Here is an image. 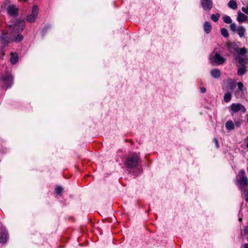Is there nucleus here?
<instances>
[{
	"label": "nucleus",
	"instance_id": "1",
	"mask_svg": "<svg viewBox=\"0 0 248 248\" xmlns=\"http://www.w3.org/2000/svg\"><path fill=\"white\" fill-rule=\"evenodd\" d=\"M8 26L12 31L9 35L5 34L4 36L1 38V42L3 44H8L9 39L13 42H17L21 41L23 38L20 33L25 28V21L13 18L10 20Z\"/></svg>",
	"mask_w": 248,
	"mask_h": 248
},
{
	"label": "nucleus",
	"instance_id": "2",
	"mask_svg": "<svg viewBox=\"0 0 248 248\" xmlns=\"http://www.w3.org/2000/svg\"><path fill=\"white\" fill-rule=\"evenodd\" d=\"M141 163L140 153H132L125 158L124 165L129 170L136 168Z\"/></svg>",
	"mask_w": 248,
	"mask_h": 248
},
{
	"label": "nucleus",
	"instance_id": "3",
	"mask_svg": "<svg viewBox=\"0 0 248 248\" xmlns=\"http://www.w3.org/2000/svg\"><path fill=\"white\" fill-rule=\"evenodd\" d=\"M229 109L232 116H234V113L239 111H241L243 113H245L247 111L245 106L240 103H232L229 107Z\"/></svg>",
	"mask_w": 248,
	"mask_h": 248
},
{
	"label": "nucleus",
	"instance_id": "4",
	"mask_svg": "<svg viewBox=\"0 0 248 248\" xmlns=\"http://www.w3.org/2000/svg\"><path fill=\"white\" fill-rule=\"evenodd\" d=\"M236 185L243 192L245 189H248V178L247 176L240 177L236 181Z\"/></svg>",
	"mask_w": 248,
	"mask_h": 248
},
{
	"label": "nucleus",
	"instance_id": "5",
	"mask_svg": "<svg viewBox=\"0 0 248 248\" xmlns=\"http://www.w3.org/2000/svg\"><path fill=\"white\" fill-rule=\"evenodd\" d=\"M225 59L218 53L211 54L210 56V61L213 64L221 65L225 62Z\"/></svg>",
	"mask_w": 248,
	"mask_h": 248
},
{
	"label": "nucleus",
	"instance_id": "6",
	"mask_svg": "<svg viewBox=\"0 0 248 248\" xmlns=\"http://www.w3.org/2000/svg\"><path fill=\"white\" fill-rule=\"evenodd\" d=\"M0 80L7 86L6 89L10 88L13 84V77L9 73H6L1 76Z\"/></svg>",
	"mask_w": 248,
	"mask_h": 248
},
{
	"label": "nucleus",
	"instance_id": "7",
	"mask_svg": "<svg viewBox=\"0 0 248 248\" xmlns=\"http://www.w3.org/2000/svg\"><path fill=\"white\" fill-rule=\"evenodd\" d=\"M38 14V8L36 5L32 7L31 14L29 15L26 18V21L32 23L33 22L37 16Z\"/></svg>",
	"mask_w": 248,
	"mask_h": 248
},
{
	"label": "nucleus",
	"instance_id": "8",
	"mask_svg": "<svg viewBox=\"0 0 248 248\" xmlns=\"http://www.w3.org/2000/svg\"><path fill=\"white\" fill-rule=\"evenodd\" d=\"M227 50L231 53L235 54L239 48L238 46L234 42H228L226 44Z\"/></svg>",
	"mask_w": 248,
	"mask_h": 248
},
{
	"label": "nucleus",
	"instance_id": "9",
	"mask_svg": "<svg viewBox=\"0 0 248 248\" xmlns=\"http://www.w3.org/2000/svg\"><path fill=\"white\" fill-rule=\"evenodd\" d=\"M7 12L8 15L11 16H17L18 14V9L16 5L12 4L8 6Z\"/></svg>",
	"mask_w": 248,
	"mask_h": 248
},
{
	"label": "nucleus",
	"instance_id": "10",
	"mask_svg": "<svg viewBox=\"0 0 248 248\" xmlns=\"http://www.w3.org/2000/svg\"><path fill=\"white\" fill-rule=\"evenodd\" d=\"M201 4L202 8L207 11H209L213 7L212 0H201Z\"/></svg>",
	"mask_w": 248,
	"mask_h": 248
},
{
	"label": "nucleus",
	"instance_id": "11",
	"mask_svg": "<svg viewBox=\"0 0 248 248\" xmlns=\"http://www.w3.org/2000/svg\"><path fill=\"white\" fill-rule=\"evenodd\" d=\"M9 238L8 232L5 229H1L0 232V243H6Z\"/></svg>",
	"mask_w": 248,
	"mask_h": 248
},
{
	"label": "nucleus",
	"instance_id": "12",
	"mask_svg": "<svg viewBox=\"0 0 248 248\" xmlns=\"http://www.w3.org/2000/svg\"><path fill=\"white\" fill-rule=\"evenodd\" d=\"M237 15V20L239 23H241L248 20V16L241 11H239Z\"/></svg>",
	"mask_w": 248,
	"mask_h": 248
},
{
	"label": "nucleus",
	"instance_id": "13",
	"mask_svg": "<svg viewBox=\"0 0 248 248\" xmlns=\"http://www.w3.org/2000/svg\"><path fill=\"white\" fill-rule=\"evenodd\" d=\"M210 74L211 76L215 78H218L221 76L220 70L217 68L211 70L210 71Z\"/></svg>",
	"mask_w": 248,
	"mask_h": 248
},
{
	"label": "nucleus",
	"instance_id": "14",
	"mask_svg": "<svg viewBox=\"0 0 248 248\" xmlns=\"http://www.w3.org/2000/svg\"><path fill=\"white\" fill-rule=\"evenodd\" d=\"M236 31L240 37L242 38L244 36L246 30L244 26H240L237 28Z\"/></svg>",
	"mask_w": 248,
	"mask_h": 248
},
{
	"label": "nucleus",
	"instance_id": "15",
	"mask_svg": "<svg viewBox=\"0 0 248 248\" xmlns=\"http://www.w3.org/2000/svg\"><path fill=\"white\" fill-rule=\"evenodd\" d=\"M18 55L16 52L11 53L10 62L12 64H16L18 62Z\"/></svg>",
	"mask_w": 248,
	"mask_h": 248
},
{
	"label": "nucleus",
	"instance_id": "16",
	"mask_svg": "<svg viewBox=\"0 0 248 248\" xmlns=\"http://www.w3.org/2000/svg\"><path fill=\"white\" fill-rule=\"evenodd\" d=\"M212 29V26L210 22L206 21L203 25L204 31L206 33L208 34L210 32Z\"/></svg>",
	"mask_w": 248,
	"mask_h": 248
},
{
	"label": "nucleus",
	"instance_id": "17",
	"mask_svg": "<svg viewBox=\"0 0 248 248\" xmlns=\"http://www.w3.org/2000/svg\"><path fill=\"white\" fill-rule=\"evenodd\" d=\"M237 61L241 66H245L248 62L247 59L243 58L242 56H238Z\"/></svg>",
	"mask_w": 248,
	"mask_h": 248
},
{
	"label": "nucleus",
	"instance_id": "18",
	"mask_svg": "<svg viewBox=\"0 0 248 248\" xmlns=\"http://www.w3.org/2000/svg\"><path fill=\"white\" fill-rule=\"evenodd\" d=\"M225 126L227 129L229 130H232L234 128V123L231 120L228 121L226 123Z\"/></svg>",
	"mask_w": 248,
	"mask_h": 248
},
{
	"label": "nucleus",
	"instance_id": "19",
	"mask_svg": "<svg viewBox=\"0 0 248 248\" xmlns=\"http://www.w3.org/2000/svg\"><path fill=\"white\" fill-rule=\"evenodd\" d=\"M248 52L247 48L245 47L242 48H238V51H237V53L238 54V56H243L245 54H246Z\"/></svg>",
	"mask_w": 248,
	"mask_h": 248
},
{
	"label": "nucleus",
	"instance_id": "20",
	"mask_svg": "<svg viewBox=\"0 0 248 248\" xmlns=\"http://www.w3.org/2000/svg\"><path fill=\"white\" fill-rule=\"evenodd\" d=\"M228 6L229 8L234 10L237 8V4L235 0H231L228 3Z\"/></svg>",
	"mask_w": 248,
	"mask_h": 248
},
{
	"label": "nucleus",
	"instance_id": "21",
	"mask_svg": "<svg viewBox=\"0 0 248 248\" xmlns=\"http://www.w3.org/2000/svg\"><path fill=\"white\" fill-rule=\"evenodd\" d=\"M246 72L247 70L245 66H241V67L238 68L237 74L239 76H242L244 75L246 73Z\"/></svg>",
	"mask_w": 248,
	"mask_h": 248
},
{
	"label": "nucleus",
	"instance_id": "22",
	"mask_svg": "<svg viewBox=\"0 0 248 248\" xmlns=\"http://www.w3.org/2000/svg\"><path fill=\"white\" fill-rule=\"evenodd\" d=\"M239 116H240L239 118L238 119H237V120L234 119V125L236 126L237 127H240L242 124V122H243V120H242V115H240Z\"/></svg>",
	"mask_w": 248,
	"mask_h": 248
},
{
	"label": "nucleus",
	"instance_id": "23",
	"mask_svg": "<svg viewBox=\"0 0 248 248\" xmlns=\"http://www.w3.org/2000/svg\"><path fill=\"white\" fill-rule=\"evenodd\" d=\"M231 98H232V94L230 93L227 92L225 93L223 99H224V101L225 102L228 103V102H230Z\"/></svg>",
	"mask_w": 248,
	"mask_h": 248
},
{
	"label": "nucleus",
	"instance_id": "24",
	"mask_svg": "<svg viewBox=\"0 0 248 248\" xmlns=\"http://www.w3.org/2000/svg\"><path fill=\"white\" fill-rule=\"evenodd\" d=\"M223 20L224 22L227 24H231L232 22V20L231 17L226 15L223 17Z\"/></svg>",
	"mask_w": 248,
	"mask_h": 248
},
{
	"label": "nucleus",
	"instance_id": "25",
	"mask_svg": "<svg viewBox=\"0 0 248 248\" xmlns=\"http://www.w3.org/2000/svg\"><path fill=\"white\" fill-rule=\"evenodd\" d=\"M219 17H220V15L219 14H212L211 16V19L215 22H217L218 20Z\"/></svg>",
	"mask_w": 248,
	"mask_h": 248
},
{
	"label": "nucleus",
	"instance_id": "26",
	"mask_svg": "<svg viewBox=\"0 0 248 248\" xmlns=\"http://www.w3.org/2000/svg\"><path fill=\"white\" fill-rule=\"evenodd\" d=\"M221 35L225 37H228L229 36V33L225 28H222L220 30Z\"/></svg>",
	"mask_w": 248,
	"mask_h": 248
},
{
	"label": "nucleus",
	"instance_id": "27",
	"mask_svg": "<svg viewBox=\"0 0 248 248\" xmlns=\"http://www.w3.org/2000/svg\"><path fill=\"white\" fill-rule=\"evenodd\" d=\"M63 190V188L61 186H57L55 189V191L56 194H61Z\"/></svg>",
	"mask_w": 248,
	"mask_h": 248
},
{
	"label": "nucleus",
	"instance_id": "28",
	"mask_svg": "<svg viewBox=\"0 0 248 248\" xmlns=\"http://www.w3.org/2000/svg\"><path fill=\"white\" fill-rule=\"evenodd\" d=\"M231 24L230 26V29L233 32L236 31L237 28H236V25L235 23H231Z\"/></svg>",
	"mask_w": 248,
	"mask_h": 248
},
{
	"label": "nucleus",
	"instance_id": "29",
	"mask_svg": "<svg viewBox=\"0 0 248 248\" xmlns=\"http://www.w3.org/2000/svg\"><path fill=\"white\" fill-rule=\"evenodd\" d=\"M243 194L246 202L248 203V189H245Z\"/></svg>",
	"mask_w": 248,
	"mask_h": 248
},
{
	"label": "nucleus",
	"instance_id": "30",
	"mask_svg": "<svg viewBox=\"0 0 248 248\" xmlns=\"http://www.w3.org/2000/svg\"><path fill=\"white\" fill-rule=\"evenodd\" d=\"M238 175L240 177L247 176L244 170H241L239 172Z\"/></svg>",
	"mask_w": 248,
	"mask_h": 248
},
{
	"label": "nucleus",
	"instance_id": "31",
	"mask_svg": "<svg viewBox=\"0 0 248 248\" xmlns=\"http://www.w3.org/2000/svg\"><path fill=\"white\" fill-rule=\"evenodd\" d=\"M242 11L248 15V5H247L246 7H243L242 8Z\"/></svg>",
	"mask_w": 248,
	"mask_h": 248
},
{
	"label": "nucleus",
	"instance_id": "32",
	"mask_svg": "<svg viewBox=\"0 0 248 248\" xmlns=\"http://www.w3.org/2000/svg\"><path fill=\"white\" fill-rule=\"evenodd\" d=\"M237 85H238V87L239 90H240V91H242L243 89V87H244L243 84L242 82H239L238 83Z\"/></svg>",
	"mask_w": 248,
	"mask_h": 248
},
{
	"label": "nucleus",
	"instance_id": "33",
	"mask_svg": "<svg viewBox=\"0 0 248 248\" xmlns=\"http://www.w3.org/2000/svg\"><path fill=\"white\" fill-rule=\"evenodd\" d=\"M213 142L215 143L216 146L217 148H219V144L218 140L217 138H215L213 139Z\"/></svg>",
	"mask_w": 248,
	"mask_h": 248
},
{
	"label": "nucleus",
	"instance_id": "34",
	"mask_svg": "<svg viewBox=\"0 0 248 248\" xmlns=\"http://www.w3.org/2000/svg\"><path fill=\"white\" fill-rule=\"evenodd\" d=\"M244 233L245 235L248 236V227H245L243 230Z\"/></svg>",
	"mask_w": 248,
	"mask_h": 248
},
{
	"label": "nucleus",
	"instance_id": "35",
	"mask_svg": "<svg viewBox=\"0 0 248 248\" xmlns=\"http://www.w3.org/2000/svg\"><path fill=\"white\" fill-rule=\"evenodd\" d=\"M206 91V89L204 87L201 88V92L202 93H205Z\"/></svg>",
	"mask_w": 248,
	"mask_h": 248
},
{
	"label": "nucleus",
	"instance_id": "36",
	"mask_svg": "<svg viewBox=\"0 0 248 248\" xmlns=\"http://www.w3.org/2000/svg\"><path fill=\"white\" fill-rule=\"evenodd\" d=\"M244 248H248V243L244 245Z\"/></svg>",
	"mask_w": 248,
	"mask_h": 248
},
{
	"label": "nucleus",
	"instance_id": "37",
	"mask_svg": "<svg viewBox=\"0 0 248 248\" xmlns=\"http://www.w3.org/2000/svg\"><path fill=\"white\" fill-rule=\"evenodd\" d=\"M247 122L248 123V114L246 115Z\"/></svg>",
	"mask_w": 248,
	"mask_h": 248
},
{
	"label": "nucleus",
	"instance_id": "38",
	"mask_svg": "<svg viewBox=\"0 0 248 248\" xmlns=\"http://www.w3.org/2000/svg\"><path fill=\"white\" fill-rule=\"evenodd\" d=\"M24 1H27V0H23Z\"/></svg>",
	"mask_w": 248,
	"mask_h": 248
}]
</instances>
